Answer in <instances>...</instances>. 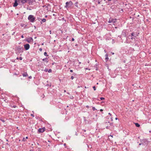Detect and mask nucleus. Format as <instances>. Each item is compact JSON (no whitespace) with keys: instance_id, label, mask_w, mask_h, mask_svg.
I'll return each mask as SVG.
<instances>
[{"instance_id":"nucleus-34","label":"nucleus","mask_w":151,"mask_h":151,"mask_svg":"<svg viewBox=\"0 0 151 151\" xmlns=\"http://www.w3.org/2000/svg\"><path fill=\"white\" fill-rule=\"evenodd\" d=\"M74 78V76H72L71 77V79L72 80H73Z\"/></svg>"},{"instance_id":"nucleus-23","label":"nucleus","mask_w":151,"mask_h":151,"mask_svg":"<svg viewBox=\"0 0 151 151\" xmlns=\"http://www.w3.org/2000/svg\"><path fill=\"white\" fill-rule=\"evenodd\" d=\"M37 19L39 21H40V20H42V19L41 18H40V17H37Z\"/></svg>"},{"instance_id":"nucleus-56","label":"nucleus","mask_w":151,"mask_h":151,"mask_svg":"<svg viewBox=\"0 0 151 151\" xmlns=\"http://www.w3.org/2000/svg\"><path fill=\"white\" fill-rule=\"evenodd\" d=\"M111 53H112V55H114V52H111Z\"/></svg>"},{"instance_id":"nucleus-60","label":"nucleus","mask_w":151,"mask_h":151,"mask_svg":"<svg viewBox=\"0 0 151 151\" xmlns=\"http://www.w3.org/2000/svg\"><path fill=\"white\" fill-rule=\"evenodd\" d=\"M79 64H80L81 63V62H79Z\"/></svg>"},{"instance_id":"nucleus-51","label":"nucleus","mask_w":151,"mask_h":151,"mask_svg":"<svg viewBox=\"0 0 151 151\" xmlns=\"http://www.w3.org/2000/svg\"><path fill=\"white\" fill-rule=\"evenodd\" d=\"M142 145V143H141H141H139V145Z\"/></svg>"},{"instance_id":"nucleus-35","label":"nucleus","mask_w":151,"mask_h":151,"mask_svg":"<svg viewBox=\"0 0 151 151\" xmlns=\"http://www.w3.org/2000/svg\"><path fill=\"white\" fill-rule=\"evenodd\" d=\"M125 43H129V42H128L127 41V40L125 41L124 42Z\"/></svg>"},{"instance_id":"nucleus-48","label":"nucleus","mask_w":151,"mask_h":151,"mask_svg":"<svg viewBox=\"0 0 151 151\" xmlns=\"http://www.w3.org/2000/svg\"><path fill=\"white\" fill-rule=\"evenodd\" d=\"M113 117H111V121H113Z\"/></svg>"},{"instance_id":"nucleus-19","label":"nucleus","mask_w":151,"mask_h":151,"mask_svg":"<svg viewBox=\"0 0 151 151\" xmlns=\"http://www.w3.org/2000/svg\"><path fill=\"white\" fill-rule=\"evenodd\" d=\"M135 125L137 127H139L140 126V125L138 123H135Z\"/></svg>"},{"instance_id":"nucleus-12","label":"nucleus","mask_w":151,"mask_h":151,"mask_svg":"<svg viewBox=\"0 0 151 151\" xmlns=\"http://www.w3.org/2000/svg\"><path fill=\"white\" fill-rule=\"evenodd\" d=\"M35 1V0H27V2L29 4H32Z\"/></svg>"},{"instance_id":"nucleus-64","label":"nucleus","mask_w":151,"mask_h":151,"mask_svg":"<svg viewBox=\"0 0 151 151\" xmlns=\"http://www.w3.org/2000/svg\"><path fill=\"white\" fill-rule=\"evenodd\" d=\"M107 123V122H106L105 123V124H106V123Z\"/></svg>"},{"instance_id":"nucleus-11","label":"nucleus","mask_w":151,"mask_h":151,"mask_svg":"<svg viewBox=\"0 0 151 151\" xmlns=\"http://www.w3.org/2000/svg\"><path fill=\"white\" fill-rule=\"evenodd\" d=\"M19 2H20L22 4H24L26 3L27 2V0H19Z\"/></svg>"},{"instance_id":"nucleus-4","label":"nucleus","mask_w":151,"mask_h":151,"mask_svg":"<svg viewBox=\"0 0 151 151\" xmlns=\"http://www.w3.org/2000/svg\"><path fill=\"white\" fill-rule=\"evenodd\" d=\"M25 41L29 43L32 44L33 42V40L32 37H30L26 39L25 40Z\"/></svg>"},{"instance_id":"nucleus-46","label":"nucleus","mask_w":151,"mask_h":151,"mask_svg":"<svg viewBox=\"0 0 151 151\" xmlns=\"http://www.w3.org/2000/svg\"><path fill=\"white\" fill-rule=\"evenodd\" d=\"M64 17H63V18H62V20H64ZM65 22L66 21L65 20Z\"/></svg>"},{"instance_id":"nucleus-18","label":"nucleus","mask_w":151,"mask_h":151,"mask_svg":"<svg viewBox=\"0 0 151 151\" xmlns=\"http://www.w3.org/2000/svg\"><path fill=\"white\" fill-rule=\"evenodd\" d=\"M22 75L23 76L26 77L28 76V74L27 73H23Z\"/></svg>"},{"instance_id":"nucleus-24","label":"nucleus","mask_w":151,"mask_h":151,"mask_svg":"<svg viewBox=\"0 0 151 151\" xmlns=\"http://www.w3.org/2000/svg\"><path fill=\"white\" fill-rule=\"evenodd\" d=\"M106 128L107 129H110V127H109V126H106Z\"/></svg>"},{"instance_id":"nucleus-20","label":"nucleus","mask_w":151,"mask_h":151,"mask_svg":"<svg viewBox=\"0 0 151 151\" xmlns=\"http://www.w3.org/2000/svg\"><path fill=\"white\" fill-rule=\"evenodd\" d=\"M10 106L11 107H13V108H15L16 107H17V106L16 105H12V104H11Z\"/></svg>"},{"instance_id":"nucleus-7","label":"nucleus","mask_w":151,"mask_h":151,"mask_svg":"<svg viewBox=\"0 0 151 151\" xmlns=\"http://www.w3.org/2000/svg\"><path fill=\"white\" fill-rule=\"evenodd\" d=\"M102 0H93V2H94L95 4L97 5V4H100Z\"/></svg>"},{"instance_id":"nucleus-40","label":"nucleus","mask_w":151,"mask_h":151,"mask_svg":"<svg viewBox=\"0 0 151 151\" xmlns=\"http://www.w3.org/2000/svg\"><path fill=\"white\" fill-rule=\"evenodd\" d=\"M74 38H72V41H74Z\"/></svg>"},{"instance_id":"nucleus-42","label":"nucleus","mask_w":151,"mask_h":151,"mask_svg":"<svg viewBox=\"0 0 151 151\" xmlns=\"http://www.w3.org/2000/svg\"><path fill=\"white\" fill-rule=\"evenodd\" d=\"M108 114L110 116H111V114L110 113H109Z\"/></svg>"},{"instance_id":"nucleus-6","label":"nucleus","mask_w":151,"mask_h":151,"mask_svg":"<svg viewBox=\"0 0 151 151\" xmlns=\"http://www.w3.org/2000/svg\"><path fill=\"white\" fill-rule=\"evenodd\" d=\"M116 19H113L112 18H110L109 19V20L108 21V22L109 23H115L116 22Z\"/></svg>"},{"instance_id":"nucleus-17","label":"nucleus","mask_w":151,"mask_h":151,"mask_svg":"<svg viewBox=\"0 0 151 151\" xmlns=\"http://www.w3.org/2000/svg\"><path fill=\"white\" fill-rule=\"evenodd\" d=\"M41 21L40 22V23L41 24H42V22H45L46 21V19L44 18L42 19Z\"/></svg>"},{"instance_id":"nucleus-1","label":"nucleus","mask_w":151,"mask_h":151,"mask_svg":"<svg viewBox=\"0 0 151 151\" xmlns=\"http://www.w3.org/2000/svg\"><path fill=\"white\" fill-rule=\"evenodd\" d=\"M35 17L32 15H29L28 17V20L31 22L32 23L34 22H35Z\"/></svg>"},{"instance_id":"nucleus-43","label":"nucleus","mask_w":151,"mask_h":151,"mask_svg":"<svg viewBox=\"0 0 151 151\" xmlns=\"http://www.w3.org/2000/svg\"><path fill=\"white\" fill-rule=\"evenodd\" d=\"M70 72H73V70H70Z\"/></svg>"},{"instance_id":"nucleus-58","label":"nucleus","mask_w":151,"mask_h":151,"mask_svg":"<svg viewBox=\"0 0 151 151\" xmlns=\"http://www.w3.org/2000/svg\"><path fill=\"white\" fill-rule=\"evenodd\" d=\"M50 34H51V31H50Z\"/></svg>"},{"instance_id":"nucleus-9","label":"nucleus","mask_w":151,"mask_h":151,"mask_svg":"<svg viewBox=\"0 0 151 151\" xmlns=\"http://www.w3.org/2000/svg\"><path fill=\"white\" fill-rule=\"evenodd\" d=\"M45 127L40 128L38 129V132L39 133H42L43 132L45 131Z\"/></svg>"},{"instance_id":"nucleus-52","label":"nucleus","mask_w":151,"mask_h":151,"mask_svg":"<svg viewBox=\"0 0 151 151\" xmlns=\"http://www.w3.org/2000/svg\"><path fill=\"white\" fill-rule=\"evenodd\" d=\"M66 143H64V146H66Z\"/></svg>"},{"instance_id":"nucleus-47","label":"nucleus","mask_w":151,"mask_h":151,"mask_svg":"<svg viewBox=\"0 0 151 151\" xmlns=\"http://www.w3.org/2000/svg\"><path fill=\"white\" fill-rule=\"evenodd\" d=\"M21 37L22 38H24V36H23V35H22L21 36Z\"/></svg>"},{"instance_id":"nucleus-29","label":"nucleus","mask_w":151,"mask_h":151,"mask_svg":"<svg viewBox=\"0 0 151 151\" xmlns=\"http://www.w3.org/2000/svg\"><path fill=\"white\" fill-rule=\"evenodd\" d=\"M92 109L94 111L96 110V109L95 108V107H92Z\"/></svg>"},{"instance_id":"nucleus-30","label":"nucleus","mask_w":151,"mask_h":151,"mask_svg":"<svg viewBox=\"0 0 151 151\" xmlns=\"http://www.w3.org/2000/svg\"><path fill=\"white\" fill-rule=\"evenodd\" d=\"M22 140L23 141H26V139H25V138L24 137H23L22 139Z\"/></svg>"},{"instance_id":"nucleus-37","label":"nucleus","mask_w":151,"mask_h":151,"mask_svg":"<svg viewBox=\"0 0 151 151\" xmlns=\"http://www.w3.org/2000/svg\"><path fill=\"white\" fill-rule=\"evenodd\" d=\"M134 39V37H133V36H131V40H133V39Z\"/></svg>"},{"instance_id":"nucleus-13","label":"nucleus","mask_w":151,"mask_h":151,"mask_svg":"<svg viewBox=\"0 0 151 151\" xmlns=\"http://www.w3.org/2000/svg\"><path fill=\"white\" fill-rule=\"evenodd\" d=\"M18 5V3L17 2V0H15V2L14 4V5H13V6L14 7H15L17 6Z\"/></svg>"},{"instance_id":"nucleus-2","label":"nucleus","mask_w":151,"mask_h":151,"mask_svg":"<svg viewBox=\"0 0 151 151\" xmlns=\"http://www.w3.org/2000/svg\"><path fill=\"white\" fill-rule=\"evenodd\" d=\"M140 142L142 143V145H147L149 142L146 139H141Z\"/></svg>"},{"instance_id":"nucleus-8","label":"nucleus","mask_w":151,"mask_h":151,"mask_svg":"<svg viewBox=\"0 0 151 151\" xmlns=\"http://www.w3.org/2000/svg\"><path fill=\"white\" fill-rule=\"evenodd\" d=\"M24 48L25 50H27L29 49L30 47V45L28 44H26L24 45Z\"/></svg>"},{"instance_id":"nucleus-28","label":"nucleus","mask_w":151,"mask_h":151,"mask_svg":"<svg viewBox=\"0 0 151 151\" xmlns=\"http://www.w3.org/2000/svg\"><path fill=\"white\" fill-rule=\"evenodd\" d=\"M52 70L51 69H49L48 71V72H49V73H51L52 72Z\"/></svg>"},{"instance_id":"nucleus-44","label":"nucleus","mask_w":151,"mask_h":151,"mask_svg":"<svg viewBox=\"0 0 151 151\" xmlns=\"http://www.w3.org/2000/svg\"><path fill=\"white\" fill-rule=\"evenodd\" d=\"M29 78L31 79V78H32V76H29Z\"/></svg>"},{"instance_id":"nucleus-22","label":"nucleus","mask_w":151,"mask_h":151,"mask_svg":"<svg viewBox=\"0 0 151 151\" xmlns=\"http://www.w3.org/2000/svg\"><path fill=\"white\" fill-rule=\"evenodd\" d=\"M44 55L45 56H46L47 57V56H48V55H47V52H44Z\"/></svg>"},{"instance_id":"nucleus-49","label":"nucleus","mask_w":151,"mask_h":151,"mask_svg":"<svg viewBox=\"0 0 151 151\" xmlns=\"http://www.w3.org/2000/svg\"><path fill=\"white\" fill-rule=\"evenodd\" d=\"M25 139H27L28 138V137H26L25 138Z\"/></svg>"},{"instance_id":"nucleus-62","label":"nucleus","mask_w":151,"mask_h":151,"mask_svg":"<svg viewBox=\"0 0 151 151\" xmlns=\"http://www.w3.org/2000/svg\"><path fill=\"white\" fill-rule=\"evenodd\" d=\"M149 132H150V133H151V131H149Z\"/></svg>"},{"instance_id":"nucleus-27","label":"nucleus","mask_w":151,"mask_h":151,"mask_svg":"<svg viewBox=\"0 0 151 151\" xmlns=\"http://www.w3.org/2000/svg\"><path fill=\"white\" fill-rule=\"evenodd\" d=\"M109 125L111 126H113V123H109Z\"/></svg>"},{"instance_id":"nucleus-10","label":"nucleus","mask_w":151,"mask_h":151,"mask_svg":"<svg viewBox=\"0 0 151 151\" xmlns=\"http://www.w3.org/2000/svg\"><path fill=\"white\" fill-rule=\"evenodd\" d=\"M139 34V33H138L137 32H133L131 33V36H132L134 37H136L137 36H138V34Z\"/></svg>"},{"instance_id":"nucleus-39","label":"nucleus","mask_w":151,"mask_h":151,"mask_svg":"<svg viewBox=\"0 0 151 151\" xmlns=\"http://www.w3.org/2000/svg\"><path fill=\"white\" fill-rule=\"evenodd\" d=\"M86 107L88 109L89 108V106L88 105L86 106Z\"/></svg>"},{"instance_id":"nucleus-45","label":"nucleus","mask_w":151,"mask_h":151,"mask_svg":"<svg viewBox=\"0 0 151 151\" xmlns=\"http://www.w3.org/2000/svg\"><path fill=\"white\" fill-rule=\"evenodd\" d=\"M82 131L84 132H85L86 131V130L85 129H82Z\"/></svg>"},{"instance_id":"nucleus-36","label":"nucleus","mask_w":151,"mask_h":151,"mask_svg":"<svg viewBox=\"0 0 151 151\" xmlns=\"http://www.w3.org/2000/svg\"><path fill=\"white\" fill-rule=\"evenodd\" d=\"M19 59L20 60H22V57H20L19 58Z\"/></svg>"},{"instance_id":"nucleus-25","label":"nucleus","mask_w":151,"mask_h":151,"mask_svg":"<svg viewBox=\"0 0 151 151\" xmlns=\"http://www.w3.org/2000/svg\"><path fill=\"white\" fill-rule=\"evenodd\" d=\"M78 3L77 2H76V3H75V6H76L77 7H78Z\"/></svg>"},{"instance_id":"nucleus-33","label":"nucleus","mask_w":151,"mask_h":151,"mask_svg":"<svg viewBox=\"0 0 151 151\" xmlns=\"http://www.w3.org/2000/svg\"><path fill=\"white\" fill-rule=\"evenodd\" d=\"M44 71H45V72H47V71H48V70H47V68H45V69L44 70Z\"/></svg>"},{"instance_id":"nucleus-14","label":"nucleus","mask_w":151,"mask_h":151,"mask_svg":"<svg viewBox=\"0 0 151 151\" xmlns=\"http://www.w3.org/2000/svg\"><path fill=\"white\" fill-rule=\"evenodd\" d=\"M147 151H151V146H147Z\"/></svg>"},{"instance_id":"nucleus-57","label":"nucleus","mask_w":151,"mask_h":151,"mask_svg":"<svg viewBox=\"0 0 151 151\" xmlns=\"http://www.w3.org/2000/svg\"><path fill=\"white\" fill-rule=\"evenodd\" d=\"M47 17V15H46V16H45V17Z\"/></svg>"},{"instance_id":"nucleus-31","label":"nucleus","mask_w":151,"mask_h":151,"mask_svg":"<svg viewBox=\"0 0 151 151\" xmlns=\"http://www.w3.org/2000/svg\"><path fill=\"white\" fill-rule=\"evenodd\" d=\"M100 99L101 100H102L104 99L105 98L104 97H101Z\"/></svg>"},{"instance_id":"nucleus-53","label":"nucleus","mask_w":151,"mask_h":151,"mask_svg":"<svg viewBox=\"0 0 151 151\" xmlns=\"http://www.w3.org/2000/svg\"><path fill=\"white\" fill-rule=\"evenodd\" d=\"M118 119V118H117V117H116V118H115V119H116V120H117Z\"/></svg>"},{"instance_id":"nucleus-50","label":"nucleus","mask_w":151,"mask_h":151,"mask_svg":"<svg viewBox=\"0 0 151 151\" xmlns=\"http://www.w3.org/2000/svg\"><path fill=\"white\" fill-rule=\"evenodd\" d=\"M103 111V109H101L100 110V111Z\"/></svg>"},{"instance_id":"nucleus-3","label":"nucleus","mask_w":151,"mask_h":151,"mask_svg":"<svg viewBox=\"0 0 151 151\" xmlns=\"http://www.w3.org/2000/svg\"><path fill=\"white\" fill-rule=\"evenodd\" d=\"M73 4V3L71 1H70L69 2H67L65 3V7L66 8H68L71 7Z\"/></svg>"},{"instance_id":"nucleus-15","label":"nucleus","mask_w":151,"mask_h":151,"mask_svg":"<svg viewBox=\"0 0 151 151\" xmlns=\"http://www.w3.org/2000/svg\"><path fill=\"white\" fill-rule=\"evenodd\" d=\"M122 35L124 36V37H126L127 36L126 33L125 31H123L122 33Z\"/></svg>"},{"instance_id":"nucleus-54","label":"nucleus","mask_w":151,"mask_h":151,"mask_svg":"<svg viewBox=\"0 0 151 151\" xmlns=\"http://www.w3.org/2000/svg\"><path fill=\"white\" fill-rule=\"evenodd\" d=\"M16 59H17V60H18V59H19V58H18V57H17L16 58Z\"/></svg>"},{"instance_id":"nucleus-21","label":"nucleus","mask_w":151,"mask_h":151,"mask_svg":"<svg viewBox=\"0 0 151 151\" xmlns=\"http://www.w3.org/2000/svg\"><path fill=\"white\" fill-rule=\"evenodd\" d=\"M47 58H44V59H42V60L43 61H47Z\"/></svg>"},{"instance_id":"nucleus-16","label":"nucleus","mask_w":151,"mask_h":151,"mask_svg":"<svg viewBox=\"0 0 151 151\" xmlns=\"http://www.w3.org/2000/svg\"><path fill=\"white\" fill-rule=\"evenodd\" d=\"M108 55L107 54H106L105 55V57H105V60H106V62L107 61L109 60V58L108 57Z\"/></svg>"},{"instance_id":"nucleus-61","label":"nucleus","mask_w":151,"mask_h":151,"mask_svg":"<svg viewBox=\"0 0 151 151\" xmlns=\"http://www.w3.org/2000/svg\"><path fill=\"white\" fill-rule=\"evenodd\" d=\"M85 69H86V70H87V69H88V68H86Z\"/></svg>"},{"instance_id":"nucleus-38","label":"nucleus","mask_w":151,"mask_h":151,"mask_svg":"<svg viewBox=\"0 0 151 151\" xmlns=\"http://www.w3.org/2000/svg\"><path fill=\"white\" fill-rule=\"evenodd\" d=\"M31 116H32L33 117H34V115L33 114H31Z\"/></svg>"},{"instance_id":"nucleus-41","label":"nucleus","mask_w":151,"mask_h":151,"mask_svg":"<svg viewBox=\"0 0 151 151\" xmlns=\"http://www.w3.org/2000/svg\"><path fill=\"white\" fill-rule=\"evenodd\" d=\"M42 48H40L39 49V50L40 51H42Z\"/></svg>"},{"instance_id":"nucleus-59","label":"nucleus","mask_w":151,"mask_h":151,"mask_svg":"<svg viewBox=\"0 0 151 151\" xmlns=\"http://www.w3.org/2000/svg\"><path fill=\"white\" fill-rule=\"evenodd\" d=\"M119 37L120 38H121V35L120 36H119Z\"/></svg>"},{"instance_id":"nucleus-5","label":"nucleus","mask_w":151,"mask_h":151,"mask_svg":"<svg viewBox=\"0 0 151 151\" xmlns=\"http://www.w3.org/2000/svg\"><path fill=\"white\" fill-rule=\"evenodd\" d=\"M17 50L19 53H22L23 52V48L22 47H20L19 46L17 47Z\"/></svg>"},{"instance_id":"nucleus-55","label":"nucleus","mask_w":151,"mask_h":151,"mask_svg":"<svg viewBox=\"0 0 151 151\" xmlns=\"http://www.w3.org/2000/svg\"><path fill=\"white\" fill-rule=\"evenodd\" d=\"M2 121L3 122H4V120H2Z\"/></svg>"},{"instance_id":"nucleus-26","label":"nucleus","mask_w":151,"mask_h":151,"mask_svg":"<svg viewBox=\"0 0 151 151\" xmlns=\"http://www.w3.org/2000/svg\"><path fill=\"white\" fill-rule=\"evenodd\" d=\"M76 73H73V74H72V76H76Z\"/></svg>"},{"instance_id":"nucleus-63","label":"nucleus","mask_w":151,"mask_h":151,"mask_svg":"<svg viewBox=\"0 0 151 151\" xmlns=\"http://www.w3.org/2000/svg\"><path fill=\"white\" fill-rule=\"evenodd\" d=\"M64 92H66V91H65V90H64Z\"/></svg>"},{"instance_id":"nucleus-32","label":"nucleus","mask_w":151,"mask_h":151,"mask_svg":"<svg viewBox=\"0 0 151 151\" xmlns=\"http://www.w3.org/2000/svg\"><path fill=\"white\" fill-rule=\"evenodd\" d=\"M93 89L95 91L96 90V88L95 86H93Z\"/></svg>"}]
</instances>
